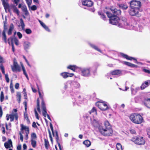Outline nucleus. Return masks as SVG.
Instances as JSON below:
<instances>
[{"label": "nucleus", "instance_id": "obj_1", "mask_svg": "<svg viewBox=\"0 0 150 150\" xmlns=\"http://www.w3.org/2000/svg\"><path fill=\"white\" fill-rule=\"evenodd\" d=\"M99 129L101 134L104 136H110L112 135L113 131L111 126L107 120L104 122L103 126L99 127Z\"/></svg>", "mask_w": 150, "mask_h": 150}, {"label": "nucleus", "instance_id": "obj_2", "mask_svg": "<svg viewBox=\"0 0 150 150\" xmlns=\"http://www.w3.org/2000/svg\"><path fill=\"white\" fill-rule=\"evenodd\" d=\"M118 27L124 28L129 30H134L137 31H141V30L139 29H136V27L131 25L127 21L126 18L122 17L121 19V22L120 24L118 25Z\"/></svg>", "mask_w": 150, "mask_h": 150}, {"label": "nucleus", "instance_id": "obj_3", "mask_svg": "<svg viewBox=\"0 0 150 150\" xmlns=\"http://www.w3.org/2000/svg\"><path fill=\"white\" fill-rule=\"evenodd\" d=\"M81 74L82 76L88 77L91 76L92 74L95 75L96 72V69L93 67H89L81 68L80 69Z\"/></svg>", "mask_w": 150, "mask_h": 150}, {"label": "nucleus", "instance_id": "obj_4", "mask_svg": "<svg viewBox=\"0 0 150 150\" xmlns=\"http://www.w3.org/2000/svg\"><path fill=\"white\" fill-rule=\"evenodd\" d=\"M106 14L108 17L110 18L109 22L111 24L117 25L118 27V25L121 22V19L116 16H113L112 14L109 12H106Z\"/></svg>", "mask_w": 150, "mask_h": 150}, {"label": "nucleus", "instance_id": "obj_5", "mask_svg": "<svg viewBox=\"0 0 150 150\" xmlns=\"http://www.w3.org/2000/svg\"><path fill=\"white\" fill-rule=\"evenodd\" d=\"M129 119L132 122L136 124H141L143 121V119L142 116L139 114L135 113L132 114L130 115Z\"/></svg>", "mask_w": 150, "mask_h": 150}, {"label": "nucleus", "instance_id": "obj_6", "mask_svg": "<svg viewBox=\"0 0 150 150\" xmlns=\"http://www.w3.org/2000/svg\"><path fill=\"white\" fill-rule=\"evenodd\" d=\"M96 105L102 110L105 111L110 108L109 105L105 102H97L96 103Z\"/></svg>", "mask_w": 150, "mask_h": 150}, {"label": "nucleus", "instance_id": "obj_7", "mask_svg": "<svg viewBox=\"0 0 150 150\" xmlns=\"http://www.w3.org/2000/svg\"><path fill=\"white\" fill-rule=\"evenodd\" d=\"M132 140L136 144L138 145H143L145 143V141L143 139V137H134L132 138Z\"/></svg>", "mask_w": 150, "mask_h": 150}, {"label": "nucleus", "instance_id": "obj_8", "mask_svg": "<svg viewBox=\"0 0 150 150\" xmlns=\"http://www.w3.org/2000/svg\"><path fill=\"white\" fill-rule=\"evenodd\" d=\"M142 103L147 108L150 109V94H147L144 96Z\"/></svg>", "mask_w": 150, "mask_h": 150}, {"label": "nucleus", "instance_id": "obj_9", "mask_svg": "<svg viewBox=\"0 0 150 150\" xmlns=\"http://www.w3.org/2000/svg\"><path fill=\"white\" fill-rule=\"evenodd\" d=\"M130 8H135L139 10L141 6L140 2L138 1L132 0L130 2Z\"/></svg>", "mask_w": 150, "mask_h": 150}, {"label": "nucleus", "instance_id": "obj_10", "mask_svg": "<svg viewBox=\"0 0 150 150\" xmlns=\"http://www.w3.org/2000/svg\"><path fill=\"white\" fill-rule=\"evenodd\" d=\"M11 67L13 72H20L21 71L20 67L15 59L13 60V64L11 66Z\"/></svg>", "mask_w": 150, "mask_h": 150}, {"label": "nucleus", "instance_id": "obj_11", "mask_svg": "<svg viewBox=\"0 0 150 150\" xmlns=\"http://www.w3.org/2000/svg\"><path fill=\"white\" fill-rule=\"evenodd\" d=\"M139 10L132 8H131L130 9L129 11V13L131 16H136L137 17L140 16L138 14Z\"/></svg>", "mask_w": 150, "mask_h": 150}, {"label": "nucleus", "instance_id": "obj_12", "mask_svg": "<svg viewBox=\"0 0 150 150\" xmlns=\"http://www.w3.org/2000/svg\"><path fill=\"white\" fill-rule=\"evenodd\" d=\"M82 6H85L87 7H90L93 6V2L91 0H81Z\"/></svg>", "mask_w": 150, "mask_h": 150}, {"label": "nucleus", "instance_id": "obj_13", "mask_svg": "<svg viewBox=\"0 0 150 150\" xmlns=\"http://www.w3.org/2000/svg\"><path fill=\"white\" fill-rule=\"evenodd\" d=\"M21 130L22 131L25 130V139L27 140L28 139V135L29 133V129L28 127L24 125L23 124H21Z\"/></svg>", "mask_w": 150, "mask_h": 150}, {"label": "nucleus", "instance_id": "obj_14", "mask_svg": "<svg viewBox=\"0 0 150 150\" xmlns=\"http://www.w3.org/2000/svg\"><path fill=\"white\" fill-rule=\"evenodd\" d=\"M64 88L65 89H67L69 90H72V81L69 80L67 81L64 84Z\"/></svg>", "mask_w": 150, "mask_h": 150}, {"label": "nucleus", "instance_id": "obj_15", "mask_svg": "<svg viewBox=\"0 0 150 150\" xmlns=\"http://www.w3.org/2000/svg\"><path fill=\"white\" fill-rule=\"evenodd\" d=\"M73 73H70L68 72H64L60 74V75L64 79H66L69 77H71L74 75Z\"/></svg>", "mask_w": 150, "mask_h": 150}, {"label": "nucleus", "instance_id": "obj_16", "mask_svg": "<svg viewBox=\"0 0 150 150\" xmlns=\"http://www.w3.org/2000/svg\"><path fill=\"white\" fill-rule=\"evenodd\" d=\"M41 108L42 110V115L45 117H46L47 115H48L47 112V109L44 102L42 101L41 105Z\"/></svg>", "mask_w": 150, "mask_h": 150}, {"label": "nucleus", "instance_id": "obj_17", "mask_svg": "<svg viewBox=\"0 0 150 150\" xmlns=\"http://www.w3.org/2000/svg\"><path fill=\"white\" fill-rule=\"evenodd\" d=\"M88 44L92 48L102 53V52L101 50L95 45L89 42H88Z\"/></svg>", "mask_w": 150, "mask_h": 150}, {"label": "nucleus", "instance_id": "obj_18", "mask_svg": "<svg viewBox=\"0 0 150 150\" xmlns=\"http://www.w3.org/2000/svg\"><path fill=\"white\" fill-rule=\"evenodd\" d=\"M72 90H73L75 89H79L80 87V83L78 82L72 81Z\"/></svg>", "mask_w": 150, "mask_h": 150}, {"label": "nucleus", "instance_id": "obj_19", "mask_svg": "<svg viewBox=\"0 0 150 150\" xmlns=\"http://www.w3.org/2000/svg\"><path fill=\"white\" fill-rule=\"evenodd\" d=\"M150 84V80H148L143 82L140 87V89L143 90L147 87Z\"/></svg>", "mask_w": 150, "mask_h": 150}, {"label": "nucleus", "instance_id": "obj_20", "mask_svg": "<svg viewBox=\"0 0 150 150\" xmlns=\"http://www.w3.org/2000/svg\"><path fill=\"white\" fill-rule=\"evenodd\" d=\"M121 55L122 57H123L124 58H126L127 59L130 60H134L135 61V63H137V64L138 63L137 61V60L134 57H129L127 55L125 54L122 53H121Z\"/></svg>", "mask_w": 150, "mask_h": 150}, {"label": "nucleus", "instance_id": "obj_21", "mask_svg": "<svg viewBox=\"0 0 150 150\" xmlns=\"http://www.w3.org/2000/svg\"><path fill=\"white\" fill-rule=\"evenodd\" d=\"M75 100V102L73 101L72 103L73 104V105H75L76 104V103H81L83 101V98H81L80 96H77L76 98H74Z\"/></svg>", "mask_w": 150, "mask_h": 150}, {"label": "nucleus", "instance_id": "obj_22", "mask_svg": "<svg viewBox=\"0 0 150 150\" xmlns=\"http://www.w3.org/2000/svg\"><path fill=\"white\" fill-rule=\"evenodd\" d=\"M23 45L24 50L27 51L31 47V43L28 41H25Z\"/></svg>", "mask_w": 150, "mask_h": 150}, {"label": "nucleus", "instance_id": "obj_23", "mask_svg": "<svg viewBox=\"0 0 150 150\" xmlns=\"http://www.w3.org/2000/svg\"><path fill=\"white\" fill-rule=\"evenodd\" d=\"M2 4L6 12L9 8V5L7 2V0H1Z\"/></svg>", "mask_w": 150, "mask_h": 150}, {"label": "nucleus", "instance_id": "obj_24", "mask_svg": "<svg viewBox=\"0 0 150 150\" xmlns=\"http://www.w3.org/2000/svg\"><path fill=\"white\" fill-rule=\"evenodd\" d=\"M112 12L113 13V16L120 15L121 14V11L119 9H117L116 8H114L113 9H111Z\"/></svg>", "mask_w": 150, "mask_h": 150}, {"label": "nucleus", "instance_id": "obj_25", "mask_svg": "<svg viewBox=\"0 0 150 150\" xmlns=\"http://www.w3.org/2000/svg\"><path fill=\"white\" fill-rule=\"evenodd\" d=\"M10 39H11V43L13 42H14L15 43V44L16 45H19V41L18 40V39L16 38H13L12 37H11L10 38H9L8 39V43L10 44Z\"/></svg>", "mask_w": 150, "mask_h": 150}, {"label": "nucleus", "instance_id": "obj_26", "mask_svg": "<svg viewBox=\"0 0 150 150\" xmlns=\"http://www.w3.org/2000/svg\"><path fill=\"white\" fill-rule=\"evenodd\" d=\"M39 22L42 27L47 31L50 32V30L48 27L44 23L42 22L40 20H39Z\"/></svg>", "mask_w": 150, "mask_h": 150}, {"label": "nucleus", "instance_id": "obj_27", "mask_svg": "<svg viewBox=\"0 0 150 150\" xmlns=\"http://www.w3.org/2000/svg\"><path fill=\"white\" fill-rule=\"evenodd\" d=\"M111 74L113 75L120 76L121 75L122 71L120 70H116L111 71Z\"/></svg>", "mask_w": 150, "mask_h": 150}, {"label": "nucleus", "instance_id": "obj_28", "mask_svg": "<svg viewBox=\"0 0 150 150\" xmlns=\"http://www.w3.org/2000/svg\"><path fill=\"white\" fill-rule=\"evenodd\" d=\"M14 29V26L13 23H11L9 27V28L7 31V34L10 35H11L12 31Z\"/></svg>", "mask_w": 150, "mask_h": 150}, {"label": "nucleus", "instance_id": "obj_29", "mask_svg": "<svg viewBox=\"0 0 150 150\" xmlns=\"http://www.w3.org/2000/svg\"><path fill=\"white\" fill-rule=\"evenodd\" d=\"M93 126L96 127H97L101 126H100L99 123L98 121L96 120L93 119L91 122Z\"/></svg>", "mask_w": 150, "mask_h": 150}, {"label": "nucleus", "instance_id": "obj_30", "mask_svg": "<svg viewBox=\"0 0 150 150\" xmlns=\"http://www.w3.org/2000/svg\"><path fill=\"white\" fill-rule=\"evenodd\" d=\"M12 146V142L11 139H9L7 142H6L4 143V146L6 149H8L10 147V145Z\"/></svg>", "mask_w": 150, "mask_h": 150}, {"label": "nucleus", "instance_id": "obj_31", "mask_svg": "<svg viewBox=\"0 0 150 150\" xmlns=\"http://www.w3.org/2000/svg\"><path fill=\"white\" fill-rule=\"evenodd\" d=\"M123 63L126 65H127L131 67H137V65H135L134 64H132L131 63L127 62H123Z\"/></svg>", "mask_w": 150, "mask_h": 150}, {"label": "nucleus", "instance_id": "obj_32", "mask_svg": "<svg viewBox=\"0 0 150 150\" xmlns=\"http://www.w3.org/2000/svg\"><path fill=\"white\" fill-rule=\"evenodd\" d=\"M10 118H15L16 120H17L18 118V114L17 113H12L11 114L9 115Z\"/></svg>", "mask_w": 150, "mask_h": 150}, {"label": "nucleus", "instance_id": "obj_33", "mask_svg": "<svg viewBox=\"0 0 150 150\" xmlns=\"http://www.w3.org/2000/svg\"><path fill=\"white\" fill-rule=\"evenodd\" d=\"M134 86L133 85H132L130 87L131 94L132 95H135L137 92V91L135 89V88H134Z\"/></svg>", "mask_w": 150, "mask_h": 150}, {"label": "nucleus", "instance_id": "obj_34", "mask_svg": "<svg viewBox=\"0 0 150 150\" xmlns=\"http://www.w3.org/2000/svg\"><path fill=\"white\" fill-rule=\"evenodd\" d=\"M117 5L119 8L123 10H125L127 8V6L126 4H118Z\"/></svg>", "mask_w": 150, "mask_h": 150}, {"label": "nucleus", "instance_id": "obj_35", "mask_svg": "<svg viewBox=\"0 0 150 150\" xmlns=\"http://www.w3.org/2000/svg\"><path fill=\"white\" fill-rule=\"evenodd\" d=\"M16 99L18 103H20L21 101V94L20 92H18L17 93L16 95Z\"/></svg>", "mask_w": 150, "mask_h": 150}, {"label": "nucleus", "instance_id": "obj_36", "mask_svg": "<svg viewBox=\"0 0 150 150\" xmlns=\"http://www.w3.org/2000/svg\"><path fill=\"white\" fill-rule=\"evenodd\" d=\"M98 15L100 16V18L104 20L105 21L106 20V17L103 13L100 11H99L98 12Z\"/></svg>", "mask_w": 150, "mask_h": 150}, {"label": "nucleus", "instance_id": "obj_37", "mask_svg": "<svg viewBox=\"0 0 150 150\" xmlns=\"http://www.w3.org/2000/svg\"><path fill=\"white\" fill-rule=\"evenodd\" d=\"M67 68L68 69H69L73 71H75V70L77 68V67L75 65H70L67 67Z\"/></svg>", "mask_w": 150, "mask_h": 150}, {"label": "nucleus", "instance_id": "obj_38", "mask_svg": "<svg viewBox=\"0 0 150 150\" xmlns=\"http://www.w3.org/2000/svg\"><path fill=\"white\" fill-rule=\"evenodd\" d=\"M88 113L90 114H92L93 115L97 114L96 109L94 107H93L92 110L88 112Z\"/></svg>", "mask_w": 150, "mask_h": 150}, {"label": "nucleus", "instance_id": "obj_39", "mask_svg": "<svg viewBox=\"0 0 150 150\" xmlns=\"http://www.w3.org/2000/svg\"><path fill=\"white\" fill-rule=\"evenodd\" d=\"M20 25L22 28V29L23 30H24L25 25L23 21L22 18H21L20 19Z\"/></svg>", "mask_w": 150, "mask_h": 150}, {"label": "nucleus", "instance_id": "obj_40", "mask_svg": "<svg viewBox=\"0 0 150 150\" xmlns=\"http://www.w3.org/2000/svg\"><path fill=\"white\" fill-rule=\"evenodd\" d=\"M83 144L85 145L87 147L91 145V142L88 140H85L83 142Z\"/></svg>", "mask_w": 150, "mask_h": 150}, {"label": "nucleus", "instance_id": "obj_41", "mask_svg": "<svg viewBox=\"0 0 150 150\" xmlns=\"http://www.w3.org/2000/svg\"><path fill=\"white\" fill-rule=\"evenodd\" d=\"M2 40H4L5 43H6L7 42V41L6 40V33H4V32H2Z\"/></svg>", "mask_w": 150, "mask_h": 150}, {"label": "nucleus", "instance_id": "obj_42", "mask_svg": "<svg viewBox=\"0 0 150 150\" xmlns=\"http://www.w3.org/2000/svg\"><path fill=\"white\" fill-rule=\"evenodd\" d=\"M116 148L117 150H123L122 145L120 143H117L116 144Z\"/></svg>", "mask_w": 150, "mask_h": 150}, {"label": "nucleus", "instance_id": "obj_43", "mask_svg": "<svg viewBox=\"0 0 150 150\" xmlns=\"http://www.w3.org/2000/svg\"><path fill=\"white\" fill-rule=\"evenodd\" d=\"M31 144L33 148L36 147V141L35 140H30Z\"/></svg>", "mask_w": 150, "mask_h": 150}, {"label": "nucleus", "instance_id": "obj_44", "mask_svg": "<svg viewBox=\"0 0 150 150\" xmlns=\"http://www.w3.org/2000/svg\"><path fill=\"white\" fill-rule=\"evenodd\" d=\"M37 138V136L35 133H33L31 135V140H35Z\"/></svg>", "mask_w": 150, "mask_h": 150}, {"label": "nucleus", "instance_id": "obj_45", "mask_svg": "<svg viewBox=\"0 0 150 150\" xmlns=\"http://www.w3.org/2000/svg\"><path fill=\"white\" fill-rule=\"evenodd\" d=\"M49 145V142L48 140L45 139V146L46 149H48V147Z\"/></svg>", "mask_w": 150, "mask_h": 150}, {"label": "nucleus", "instance_id": "obj_46", "mask_svg": "<svg viewBox=\"0 0 150 150\" xmlns=\"http://www.w3.org/2000/svg\"><path fill=\"white\" fill-rule=\"evenodd\" d=\"M4 96L3 92L1 91L0 95V101L1 102H2L4 101Z\"/></svg>", "mask_w": 150, "mask_h": 150}, {"label": "nucleus", "instance_id": "obj_47", "mask_svg": "<svg viewBox=\"0 0 150 150\" xmlns=\"http://www.w3.org/2000/svg\"><path fill=\"white\" fill-rule=\"evenodd\" d=\"M38 93H39V97L42 99V102H41V105H42V101L44 102V100H43V94H41V93L40 92V91H38Z\"/></svg>", "mask_w": 150, "mask_h": 150}, {"label": "nucleus", "instance_id": "obj_48", "mask_svg": "<svg viewBox=\"0 0 150 150\" xmlns=\"http://www.w3.org/2000/svg\"><path fill=\"white\" fill-rule=\"evenodd\" d=\"M10 88L12 93H13L14 92V89L13 88V86L12 84V81H11V82L10 85Z\"/></svg>", "mask_w": 150, "mask_h": 150}, {"label": "nucleus", "instance_id": "obj_49", "mask_svg": "<svg viewBox=\"0 0 150 150\" xmlns=\"http://www.w3.org/2000/svg\"><path fill=\"white\" fill-rule=\"evenodd\" d=\"M0 68L1 69V71L3 74L5 75L6 74H5L4 67L2 64L1 65V66H0Z\"/></svg>", "mask_w": 150, "mask_h": 150}, {"label": "nucleus", "instance_id": "obj_50", "mask_svg": "<svg viewBox=\"0 0 150 150\" xmlns=\"http://www.w3.org/2000/svg\"><path fill=\"white\" fill-rule=\"evenodd\" d=\"M29 8V9H30L32 11H35L37 9V7L35 5H33L31 7H30V8Z\"/></svg>", "mask_w": 150, "mask_h": 150}, {"label": "nucleus", "instance_id": "obj_51", "mask_svg": "<svg viewBox=\"0 0 150 150\" xmlns=\"http://www.w3.org/2000/svg\"><path fill=\"white\" fill-rule=\"evenodd\" d=\"M25 32L27 34H30L32 33V31L29 28H26L25 30Z\"/></svg>", "mask_w": 150, "mask_h": 150}, {"label": "nucleus", "instance_id": "obj_52", "mask_svg": "<svg viewBox=\"0 0 150 150\" xmlns=\"http://www.w3.org/2000/svg\"><path fill=\"white\" fill-rule=\"evenodd\" d=\"M26 3H27L28 7L29 8H30V6L31 5L32 2V0H25Z\"/></svg>", "mask_w": 150, "mask_h": 150}, {"label": "nucleus", "instance_id": "obj_53", "mask_svg": "<svg viewBox=\"0 0 150 150\" xmlns=\"http://www.w3.org/2000/svg\"><path fill=\"white\" fill-rule=\"evenodd\" d=\"M13 11L15 13H16L17 15H19V11L18 9L16 7H15L14 8Z\"/></svg>", "mask_w": 150, "mask_h": 150}, {"label": "nucleus", "instance_id": "obj_54", "mask_svg": "<svg viewBox=\"0 0 150 150\" xmlns=\"http://www.w3.org/2000/svg\"><path fill=\"white\" fill-rule=\"evenodd\" d=\"M5 78L7 82L8 83L9 82V79L7 74H5Z\"/></svg>", "mask_w": 150, "mask_h": 150}, {"label": "nucleus", "instance_id": "obj_55", "mask_svg": "<svg viewBox=\"0 0 150 150\" xmlns=\"http://www.w3.org/2000/svg\"><path fill=\"white\" fill-rule=\"evenodd\" d=\"M23 104L25 106V111L27 110V102L26 100H25L23 103Z\"/></svg>", "mask_w": 150, "mask_h": 150}, {"label": "nucleus", "instance_id": "obj_56", "mask_svg": "<svg viewBox=\"0 0 150 150\" xmlns=\"http://www.w3.org/2000/svg\"><path fill=\"white\" fill-rule=\"evenodd\" d=\"M34 111H35V115L36 118L37 119L39 120V117L38 116V114L36 109H35Z\"/></svg>", "mask_w": 150, "mask_h": 150}, {"label": "nucleus", "instance_id": "obj_57", "mask_svg": "<svg viewBox=\"0 0 150 150\" xmlns=\"http://www.w3.org/2000/svg\"><path fill=\"white\" fill-rule=\"evenodd\" d=\"M17 35L19 39H21L22 37V34L19 32L17 33Z\"/></svg>", "mask_w": 150, "mask_h": 150}, {"label": "nucleus", "instance_id": "obj_58", "mask_svg": "<svg viewBox=\"0 0 150 150\" xmlns=\"http://www.w3.org/2000/svg\"><path fill=\"white\" fill-rule=\"evenodd\" d=\"M22 10L23 12H24L27 10V7L26 6L24 5L22 6Z\"/></svg>", "mask_w": 150, "mask_h": 150}, {"label": "nucleus", "instance_id": "obj_59", "mask_svg": "<svg viewBox=\"0 0 150 150\" xmlns=\"http://www.w3.org/2000/svg\"><path fill=\"white\" fill-rule=\"evenodd\" d=\"M143 71L145 73H146L148 74H150V71L148 69H144L143 70Z\"/></svg>", "mask_w": 150, "mask_h": 150}, {"label": "nucleus", "instance_id": "obj_60", "mask_svg": "<svg viewBox=\"0 0 150 150\" xmlns=\"http://www.w3.org/2000/svg\"><path fill=\"white\" fill-rule=\"evenodd\" d=\"M19 134L20 135V139L21 141L22 142L23 141V136L21 132L19 133Z\"/></svg>", "mask_w": 150, "mask_h": 150}, {"label": "nucleus", "instance_id": "obj_61", "mask_svg": "<svg viewBox=\"0 0 150 150\" xmlns=\"http://www.w3.org/2000/svg\"><path fill=\"white\" fill-rule=\"evenodd\" d=\"M22 69V70L23 71V73L24 74L25 76L26 75H27V74L26 72V71H25V68L24 67H23V69Z\"/></svg>", "mask_w": 150, "mask_h": 150}, {"label": "nucleus", "instance_id": "obj_62", "mask_svg": "<svg viewBox=\"0 0 150 150\" xmlns=\"http://www.w3.org/2000/svg\"><path fill=\"white\" fill-rule=\"evenodd\" d=\"M146 131L148 135L149 136V137H150V128L147 129Z\"/></svg>", "mask_w": 150, "mask_h": 150}, {"label": "nucleus", "instance_id": "obj_63", "mask_svg": "<svg viewBox=\"0 0 150 150\" xmlns=\"http://www.w3.org/2000/svg\"><path fill=\"white\" fill-rule=\"evenodd\" d=\"M19 84L18 83H16L15 86V88L16 89H18L19 87Z\"/></svg>", "mask_w": 150, "mask_h": 150}, {"label": "nucleus", "instance_id": "obj_64", "mask_svg": "<svg viewBox=\"0 0 150 150\" xmlns=\"http://www.w3.org/2000/svg\"><path fill=\"white\" fill-rule=\"evenodd\" d=\"M27 146L26 144H24L23 145V150H26Z\"/></svg>", "mask_w": 150, "mask_h": 150}]
</instances>
